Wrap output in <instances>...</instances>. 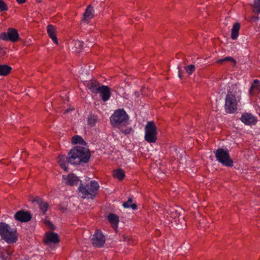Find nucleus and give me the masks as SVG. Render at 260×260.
<instances>
[{
  "label": "nucleus",
  "mask_w": 260,
  "mask_h": 260,
  "mask_svg": "<svg viewBox=\"0 0 260 260\" xmlns=\"http://www.w3.org/2000/svg\"><path fill=\"white\" fill-rule=\"evenodd\" d=\"M241 99L226 96L225 101V110L227 113H234L237 110L238 103Z\"/></svg>",
  "instance_id": "obj_7"
},
{
  "label": "nucleus",
  "mask_w": 260,
  "mask_h": 260,
  "mask_svg": "<svg viewBox=\"0 0 260 260\" xmlns=\"http://www.w3.org/2000/svg\"><path fill=\"white\" fill-rule=\"evenodd\" d=\"M46 244L57 243L59 242V238L57 234L53 232L47 233L46 234V238L44 239Z\"/></svg>",
  "instance_id": "obj_15"
},
{
  "label": "nucleus",
  "mask_w": 260,
  "mask_h": 260,
  "mask_svg": "<svg viewBox=\"0 0 260 260\" xmlns=\"http://www.w3.org/2000/svg\"><path fill=\"white\" fill-rule=\"evenodd\" d=\"M178 72H179V76L180 78H181V70L179 67H178Z\"/></svg>",
  "instance_id": "obj_37"
},
{
  "label": "nucleus",
  "mask_w": 260,
  "mask_h": 260,
  "mask_svg": "<svg viewBox=\"0 0 260 260\" xmlns=\"http://www.w3.org/2000/svg\"><path fill=\"white\" fill-rule=\"evenodd\" d=\"M241 120L246 125H251L255 124L256 118L250 113H243L240 118Z\"/></svg>",
  "instance_id": "obj_13"
},
{
  "label": "nucleus",
  "mask_w": 260,
  "mask_h": 260,
  "mask_svg": "<svg viewBox=\"0 0 260 260\" xmlns=\"http://www.w3.org/2000/svg\"><path fill=\"white\" fill-rule=\"evenodd\" d=\"M75 47L76 48H81L83 47V44H82V43L80 42V41H76L75 42V44H74Z\"/></svg>",
  "instance_id": "obj_34"
},
{
  "label": "nucleus",
  "mask_w": 260,
  "mask_h": 260,
  "mask_svg": "<svg viewBox=\"0 0 260 260\" xmlns=\"http://www.w3.org/2000/svg\"><path fill=\"white\" fill-rule=\"evenodd\" d=\"M68 157H66L65 155H59L58 156V164L61 169H62L65 171H68Z\"/></svg>",
  "instance_id": "obj_21"
},
{
  "label": "nucleus",
  "mask_w": 260,
  "mask_h": 260,
  "mask_svg": "<svg viewBox=\"0 0 260 260\" xmlns=\"http://www.w3.org/2000/svg\"><path fill=\"white\" fill-rule=\"evenodd\" d=\"M240 28V24L238 22L235 23L232 28L231 39L236 40L239 36V31Z\"/></svg>",
  "instance_id": "obj_22"
},
{
  "label": "nucleus",
  "mask_w": 260,
  "mask_h": 260,
  "mask_svg": "<svg viewBox=\"0 0 260 260\" xmlns=\"http://www.w3.org/2000/svg\"><path fill=\"white\" fill-rule=\"evenodd\" d=\"M254 11L257 13H260V0L254 1Z\"/></svg>",
  "instance_id": "obj_31"
},
{
  "label": "nucleus",
  "mask_w": 260,
  "mask_h": 260,
  "mask_svg": "<svg viewBox=\"0 0 260 260\" xmlns=\"http://www.w3.org/2000/svg\"><path fill=\"white\" fill-rule=\"evenodd\" d=\"M259 116H260V113H259Z\"/></svg>",
  "instance_id": "obj_38"
},
{
  "label": "nucleus",
  "mask_w": 260,
  "mask_h": 260,
  "mask_svg": "<svg viewBox=\"0 0 260 260\" xmlns=\"http://www.w3.org/2000/svg\"><path fill=\"white\" fill-rule=\"evenodd\" d=\"M113 176L114 177L121 180L125 177L124 172L120 169L114 170L113 172Z\"/></svg>",
  "instance_id": "obj_25"
},
{
  "label": "nucleus",
  "mask_w": 260,
  "mask_h": 260,
  "mask_svg": "<svg viewBox=\"0 0 260 260\" xmlns=\"http://www.w3.org/2000/svg\"><path fill=\"white\" fill-rule=\"evenodd\" d=\"M88 88L91 92L97 93L100 89V83L96 80L90 81L88 84Z\"/></svg>",
  "instance_id": "obj_19"
},
{
  "label": "nucleus",
  "mask_w": 260,
  "mask_h": 260,
  "mask_svg": "<svg viewBox=\"0 0 260 260\" xmlns=\"http://www.w3.org/2000/svg\"><path fill=\"white\" fill-rule=\"evenodd\" d=\"M186 72L188 75L192 74L195 71V66L193 64H190L184 67Z\"/></svg>",
  "instance_id": "obj_29"
},
{
  "label": "nucleus",
  "mask_w": 260,
  "mask_h": 260,
  "mask_svg": "<svg viewBox=\"0 0 260 260\" xmlns=\"http://www.w3.org/2000/svg\"><path fill=\"white\" fill-rule=\"evenodd\" d=\"M0 38L3 40L16 42L19 40V35L17 29L9 28L7 32H4L0 35Z\"/></svg>",
  "instance_id": "obj_8"
},
{
  "label": "nucleus",
  "mask_w": 260,
  "mask_h": 260,
  "mask_svg": "<svg viewBox=\"0 0 260 260\" xmlns=\"http://www.w3.org/2000/svg\"><path fill=\"white\" fill-rule=\"evenodd\" d=\"M72 143L75 144H83L84 145L85 144V141L83 139V138L81 136H80L79 135H76V136H74L72 139Z\"/></svg>",
  "instance_id": "obj_28"
},
{
  "label": "nucleus",
  "mask_w": 260,
  "mask_h": 260,
  "mask_svg": "<svg viewBox=\"0 0 260 260\" xmlns=\"http://www.w3.org/2000/svg\"><path fill=\"white\" fill-rule=\"evenodd\" d=\"M33 202H36L39 206L40 211L43 214H45L48 208L49 205L47 202L43 201L39 197H36L33 200Z\"/></svg>",
  "instance_id": "obj_16"
},
{
  "label": "nucleus",
  "mask_w": 260,
  "mask_h": 260,
  "mask_svg": "<svg viewBox=\"0 0 260 260\" xmlns=\"http://www.w3.org/2000/svg\"><path fill=\"white\" fill-rule=\"evenodd\" d=\"M108 219L113 228H117V224L119 222V217L117 215L113 213H110L108 216Z\"/></svg>",
  "instance_id": "obj_23"
},
{
  "label": "nucleus",
  "mask_w": 260,
  "mask_h": 260,
  "mask_svg": "<svg viewBox=\"0 0 260 260\" xmlns=\"http://www.w3.org/2000/svg\"><path fill=\"white\" fill-rule=\"evenodd\" d=\"M62 180L64 183L68 185L73 186L77 184L79 179L73 173H70L68 175H62Z\"/></svg>",
  "instance_id": "obj_12"
},
{
  "label": "nucleus",
  "mask_w": 260,
  "mask_h": 260,
  "mask_svg": "<svg viewBox=\"0 0 260 260\" xmlns=\"http://www.w3.org/2000/svg\"><path fill=\"white\" fill-rule=\"evenodd\" d=\"M96 122V118L94 116L89 117L88 118V124L92 126L94 125Z\"/></svg>",
  "instance_id": "obj_32"
},
{
  "label": "nucleus",
  "mask_w": 260,
  "mask_h": 260,
  "mask_svg": "<svg viewBox=\"0 0 260 260\" xmlns=\"http://www.w3.org/2000/svg\"><path fill=\"white\" fill-rule=\"evenodd\" d=\"M0 236L8 243H14L17 240L16 229L11 228L9 224L5 222L0 223Z\"/></svg>",
  "instance_id": "obj_3"
},
{
  "label": "nucleus",
  "mask_w": 260,
  "mask_h": 260,
  "mask_svg": "<svg viewBox=\"0 0 260 260\" xmlns=\"http://www.w3.org/2000/svg\"><path fill=\"white\" fill-rule=\"evenodd\" d=\"M100 188L98 182L95 180L90 181L87 184L80 183L78 191L83 199H93L97 194Z\"/></svg>",
  "instance_id": "obj_2"
},
{
  "label": "nucleus",
  "mask_w": 260,
  "mask_h": 260,
  "mask_svg": "<svg viewBox=\"0 0 260 260\" xmlns=\"http://www.w3.org/2000/svg\"><path fill=\"white\" fill-rule=\"evenodd\" d=\"M132 131V128L131 127H127L126 128H125L124 129H121L120 130L121 132L124 135L129 134L131 133Z\"/></svg>",
  "instance_id": "obj_33"
},
{
  "label": "nucleus",
  "mask_w": 260,
  "mask_h": 260,
  "mask_svg": "<svg viewBox=\"0 0 260 260\" xmlns=\"http://www.w3.org/2000/svg\"><path fill=\"white\" fill-rule=\"evenodd\" d=\"M91 242L94 247H101L104 245L105 238L101 231L96 230L92 238Z\"/></svg>",
  "instance_id": "obj_9"
},
{
  "label": "nucleus",
  "mask_w": 260,
  "mask_h": 260,
  "mask_svg": "<svg viewBox=\"0 0 260 260\" xmlns=\"http://www.w3.org/2000/svg\"><path fill=\"white\" fill-rule=\"evenodd\" d=\"M14 217L16 220L19 221L25 222L30 220L31 215L28 211L20 210L15 213Z\"/></svg>",
  "instance_id": "obj_10"
},
{
  "label": "nucleus",
  "mask_w": 260,
  "mask_h": 260,
  "mask_svg": "<svg viewBox=\"0 0 260 260\" xmlns=\"http://www.w3.org/2000/svg\"><path fill=\"white\" fill-rule=\"evenodd\" d=\"M7 256H5L3 252H0V257L2 258L3 260H6L8 256L10 255V253L8 252H7Z\"/></svg>",
  "instance_id": "obj_35"
},
{
  "label": "nucleus",
  "mask_w": 260,
  "mask_h": 260,
  "mask_svg": "<svg viewBox=\"0 0 260 260\" xmlns=\"http://www.w3.org/2000/svg\"><path fill=\"white\" fill-rule=\"evenodd\" d=\"M129 119V116L126 112L120 109L114 111L110 117V122L114 127H119L125 125Z\"/></svg>",
  "instance_id": "obj_4"
},
{
  "label": "nucleus",
  "mask_w": 260,
  "mask_h": 260,
  "mask_svg": "<svg viewBox=\"0 0 260 260\" xmlns=\"http://www.w3.org/2000/svg\"><path fill=\"white\" fill-rule=\"evenodd\" d=\"M47 33L49 36V37L52 40V41L55 43L56 45L58 44V41L56 36V28L52 25H49L47 27Z\"/></svg>",
  "instance_id": "obj_17"
},
{
  "label": "nucleus",
  "mask_w": 260,
  "mask_h": 260,
  "mask_svg": "<svg viewBox=\"0 0 260 260\" xmlns=\"http://www.w3.org/2000/svg\"><path fill=\"white\" fill-rule=\"evenodd\" d=\"M18 3L20 4H24L26 2V0H16Z\"/></svg>",
  "instance_id": "obj_36"
},
{
  "label": "nucleus",
  "mask_w": 260,
  "mask_h": 260,
  "mask_svg": "<svg viewBox=\"0 0 260 260\" xmlns=\"http://www.w3.org/2000/svg\"><path fill=\"white\" fill-rule=\"evenodd\" d=\"M227 61H231L233 63L234 66L236 65V62L235 60L233 57H232L231 56H227L223 58L218 59L216 60V62L217 63H219V64H222L224 62H227Z\"/></svg>",
  "instance_id": "obj_27"
},
{
  "label": "nucleus",
  "mask_w": 260,
  "mask_h": 260,
  "mask_svg": "<svg viewBox=\"0 0 260 260\" xmlns=\"http://www.w3.org/2000/svg\"><path fill=\"white\" fill-rule=\"evenodd\" d=\"M214 154L218 162L225 166H233V161L230 158V154L228 149L225 150L223 148H218L214 151Z\"/></svg>",
  "instance_id": "obj_6"
},
{
  "label": "nucleus",
  "mask_w": 260,
  "mask_h": 260,
  "mask_svg": "<svg viewBox=\"0 0 260 260\" xmlns=\"http://www.w3.org/2000/svg\"><path fill=\"white\" fill-rule=\"evenodd\" d=\"M12 68L6 64H0V75L7 76L11 71Z\"/></svg>",
  "instance_id": "obj_24"
},
{
  "label": "nucleus",
  "mask_w": 260,
  "mask_h": 260,
  "mask_svg": "<svg viewBox=\"0 0 260 260\" xmlns=\"http://www.w3.org/2000/svg\"><path fill=\"white\" fill-rule=\"evenodd\" d=\"M8 10L7 4L3 0H0V12L7 11Z\"/></svg>",
  "instance_id": "obj_30"
},
{
  "label": "nucleus",
  "mask_w": 260,
  "mask_h": 260,
  "mask_svg": "<svg viewBox=\"0 0 260 260\" xmlns=\"http://www.w3.org/2000/svg\"><path fill=\"white\" fill-rule=\"evenodd\" d=\"M157 127L153 121H148L145 127V140L149 143H155L157 140Z\"/></svg>",
  "instance_id": "obj_5"
},
{
  "label": "nucleus",
  "mask_w": 260,
  "mask_h": 260,
  "mask_svg": "<svg viewBox=\"0 0 260 260\" xmlns=\"http://www.w3.org/2000/svg\"><path fill=\"white\" fill-rule=\"evenodd\" d=\"M100 94L102 100L104 102L107 101L110 98L111 92L110 88L106 85L101 86L98 92Z\"/></svg>",
  "instance_id": "obj_14"
},
{
  "label": "nucleus",
  "mask_w": 260,
  "mask_h": 260,
  "mask_svg": "<svg viewBox=\"0 0 260 260\" xmlns=\"http://www.w3.org/2000/svg\"><path fill=\"white\" fill-rule=\"evenodd\" d=\"M241 90L237 84H232L229 86L228 93L226 96L241 99Z\"/></svg>",
  "instance_id": "obj_11"
},
{
  "label": "nucleus",
  "mask_w": 260,
  "mask_h": 260,
  "mask_svg": "<svg viewBox=\"0 0 260 260\" xmlns=\"http://www.w3.org/2000/svg\"><path fill=\"white\" fill-rule=\"evenodd\" d=\"M90 158L89 150L83 147L76 146L73 148L68 153L69 163L72 165L86 164Z\"/></svg>",
  "instance_id": "obj_1"
},
{
  "label": "nucleus",
  "mask_w": 260,
  "mask_h": 260,
  "mask_svg": "<svg viewBox=\"0 0 260 260\" xmlns=\"http://www.w3.org/2000/svg\"><path fill=\"white\" fill-rule=\"evenodd\" d=\"M132 199L131 198L128 199L126 202L123 203V206L125 208H131L133 210H136L137 208V206L136 204H132Z\"/></svg>",
  "instance_id": "obj_26"
},
{
  "label": "nucleus",
  "mask_w": 260,
  "mask_h": 260,
  "mask_svg": "<svg viewBox=\"0 0 260 260\" xmlns=\"http://www.w3.org/2000/svg\"><path fill=\"white\" fill-rule=\"evenodd\" d=\"M93 9L90 6L87 7L84 13L83 21L88 23L93 16Z\"/></svg>",
  "instance_id": "obj_18"
},
{
  "label": "nucleus",
  "mask_w": 260,
  "mask_h": 260,
  "mask_svg": "<svg viewBox=\"0 0 260 260\" xmlns=\"http://www.w3.org/2000/svg\"><path fill=\"white\" fill-rule=\"evenodd\" d=\"M257 90L260 92V82L258 79L253 80L250 88L249 91V93L250 95H253L255 94V91Z\"/></svg>",
  "instance_id": "obj_20"
}]
</instances>
